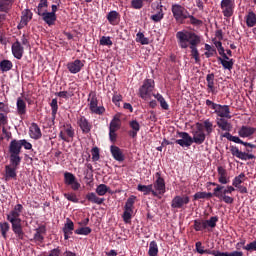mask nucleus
Segmentation results:
<instances>
[{
  "label": "nucleus",
  "instance_id": "obj_7",
  "mask_svg": "<svg viewBox=\"0 0 256 256\" xmlns=\"http://www.w3.org/2000/svg\"><path fill=\"white\" fill-rule=\"evenodd\" d=\"M153 89H155V80L145 79L142 86L139 88V97L144 101L151 99Z\"/></svg>",
  "mask_w": 256,
  "mask_h": 256
},
{
  "label": "nucleus",
  "instance_id": "obj_19",
  "mask_svg": "<svg viewBox=\"0 0 256 256\" xmlns=\"http://www.w3.org/2000/svg\"><path fill=\"white\" fill-rule=\"evenodd\" d=\"M77 125L80 127L84 135H87V133H91V129H93V124H91V122H89V120L86 119L85 116H80L77 119Z\"/></svg>",
  "mask_w": 256,
  "mask_h": 256
},
{
  "label": "nucleus",
  "instance_id": "obj_39",
  "mask_svg": "<svg viewBox=\"0 0 256 256\" xmlns=\"http://www.w3.org/2000/svg\"><path fill=\"white\" fill-rule=\"evenodd\" d=\"M218 61L221 63L223 69H227L231 71L233 69V65H235V60H224L222 57H217Z\"/></svg>",
  "mask_w": 256,
  "mask_h": 256
},
{
  "label": "nucleus",
  "instance_id": "obj_3",
  "mask_svg": "<svg viewBox=\"0 0 256 256\" xmlns=\"http://www.w3.org/2000/svg\"><path fill=\"white\" fill-rule=\"evenodd\" d=\"M193 137L189 135L187 132H178V136L182 139H178L175 141L177 145H180V147H191L193 143H196V145H203L205 143V139L207 138V135L203 130L196 129L192 132Z\"/></svg>",
  "mask_w": 256,
  "mask_h": 256
},
{
  "label": "nucleus",
  "instance_id": "obj_28",
  "mask_svg": "<svg viewBox=\"0 0 256 256\" xmlns=\"http://www.w3.org/2000/svg\"><path fill=\"white\" fill-rule=\"evenodd\" d=\"M256 128L250 127V126H242L239 131L238 135L242 138L251 137L252 135H255Z\"/></svg>",
  "mask_w": 256,
  "mask_h": 256
},
{
  "label": "nucleus",
  "instance_id": "obj_53",
  "mask_svg": "<svg viewBox=\"0 0 256 256\" xmlns=\"http://www.w3.org/2000/svg\"><path fill=\"white\" fill-rule=\"evenodd\" d=\"M135 201H137V196L135 195H131L126 203H125V206H124V209H135Z\"/></svg>",
  "mask_w": 256,
  "mask_h": 256
},
{
  "label": "nucleus",
  "instance_id": "obj_16",
  "mask_svg": "<svg viewBox=\"0 0 256 256\" xmlns=\"http://www.w3.org/2000/svg\"><path fill=\"white\" fill-rule=\"evenodd\" d=\"M230 153L233 155V157L241 159V161H249V159H255V155L247 152H242L237 146H230Z\"/></svg>",
  "mask_w": 256,
  "mask_h": 256
},
{
  "label": "nucleus",
  "instance_id": "obj_46",
  "mask_svg": "<svg viewBox=\"0 0 256 256\" xmlns=\"http://www.w3.org/2000/svg\"><path fill=\"white\" fill-rule=\"evenodd\" d=\"M11 225L8 222H0V232L3 239H7V233H9Z\"/></svg>",
  "mask_w": 256,
  "mask_h": 256
},
{
  "label": "nucleus",
  "instance_id": "obj_51",
  "mask_svg": "<svg viewBox=\"0 0 256 256\" xmlns=\"http://www.w3.org/2000/svg\"><path fill=\"white\" fill-rule=\"evenodd\" d=\"M121 129V120L119 118L114 117L110 122L109 131H119Z\"/></svg>",
  "mask_w": 256,
  "mask_h": 256
},
{
  "label": "nucleus",
  "instance_id": "obj_61",
  "mask_svg": "<svg viewBox=\"0 0 256 256\" xmlns=\"http://www.w3.org/2000/svg\"><path fill=\"white\" fill-rule=\"evenodd\" d=\"M100 45L111 47L113 45V41L111 40V37L109 36H102L100 39Z\"/></svg>",
  "mask_w": 256,
  "mask_h": 256
},
{
  "label": "nucleus",
  "instance_id": "obj_32",
  "mask_svg": "<svg viewBox=\"0 0 256 256\" xmlns=\"http://www.w3.org/2000/svg\"><path fill=\"white\" fill-rule=\"evenodd\" d=\"M15 0H0V13H8L11 11Z\"/></svg>",
  "mask_w": 256,
  "mask_h": 256
},
{
  "label": "nucleus",
  "instance_id": "obj_25",
  "mask_svg": "<svg viewBox=\"0 0 256 256\" xmlns=\"http://www.w3.org/2000/svg\"><path fill=\"white\" fill-rule=\"evenodd\" d=\"M130 131H128L129 137L135 139L137 137V133L141 131V124L137 120H131L129 122Z\"/></svg>",
  "mask_w": 256,
  "mask_h": 256
},
{
  "label": "nucleus",
  "instance_id": "obj_6",
  "mask_svg": "<svg viewBox=\"0 0 256 256\" xmlns=\"http://www.w3.org/2000/svg\"><path fill=\"white\" fill-rule=\"evenodd\" d=\"M171 12L175 21L181 25L185 23V19H187L189 13V11L181 4H172Z\"/></svg>",
  "mask_w": 256,
  "mask_h": 256
},
{
  "label": "nucleus",
  "instance_id": "obj_14",
  "mask_svg": "<svg viewBox=\"0 0 256 256\" xmlns=\"http://www.w3.org/2000/svg\"><path fill=\"white\" fill-rule=\"evenodd\" d=\"M190 201H191V198H189V196H187V195L175 196L172 199L171 208L172 209H183V207H185V205H189Z\"/></svg>",
  "mask_w": 256,
  "mask_h": 256
},
{
  "label": "nucleus",
  "instance_id": "obj_1",
  "mask_svg": "<svg viewBox=\"0 0 256 256\" xmlns=\"http://www.w3.org/2000/svg\"><path fill=\"white\" fill-rule=\"evenodd\" d=\"M176 39L180 49H191V57L199 65L201 63V57H199L197 46L201 43V36L192 31L182 30L176 33Z\"/></svg>",
  "mask_w": 256,
  "mask_h": 256
},
{
  "label": "nucleus",
  "instance_id": "obj_60",
  "mask_svg": "<svg viewBox=\"0 0 256 256\" xmlns=\"http://www.w3.org/2000/svg\"><path fill=\"white\" fill-rule=\"evenodd\" d=\"M121 101H123V96L121 94L115 92L112 97V102L114 103V105H116V107H120Z\"/></svg>",
  "mask_w": 256,
  "mask_h": 256
},
{
  "label": "nucleus",
  "instance_id": "obj_40",
  "mask_svg": "<svg viewBox=\"0 0 256 256\" xmlns=\"http://www.w3.org/2000/svg\"><path fill=\"white\" fill-rule=\"evenodd\" d=\"M47 7H49V1L47 0H40L35 13L38 15H42L43 13L47 12Z\"/></svg>",
  "mask_w": 256,
  "mask_h": 256
},
{
  "label": "nucleus",
  "instance_id": "obj_2",
  "mask_svg": "<svg viewBox=\"0 0 256 256\" xmlns=\"http://www.w3.org/2000/svg\"><path fill=\"white\" fill-rule=\"evenodd\" d=\"M21 213H23V205L17 204L12 211L7 214V221L12 225V231L17 239L23 241L25 232H23V225L21 224Z\"/></svg>",
  "mask_w": 256,
  "mask_h": 256
},
{
  "label": "nucleus",
  "instance_id": "obj_38",
  "mask_svg": "<svg viewBox=\"0 0 256 256\" xmlns=\"http://www.w3.org/2000/svg\"><path fill=\"white\" fill-rule=\"evenodd\" d=\"M153 97H155V99L160 103V107L164 111H169V104L167 103L163 95H161L160 93H157V94H153Z\"/></svg>",
  "mask_w": 256,
  "mask_h": 256
},
{
  "label": "nucleus",
  "instance_id": "obj_54",
  "mask_svg": "<svg viewBox=\"0 0 256 256\" xmlns=\"http://www.w3.org/2000/svg\"><path fill=\"white\" fill-rule=\"evenodd\" d=\"M108 191H109V187L105 184H100L96 188V193L100 197H103L104 195H107Z\"/></svg>",
  "mask_w": 256,
  "mask_h": 256
},
{
  "label": "nucleus",
  "instance_id": "obj_42",
  "mask_svg": "<svg viewBox=\"0 0 256 256\" xmlns=\"http://www.w3.org/2000/svg\"><path fill=\"white\" fill-rule=\"evenodd\" d=\"M148 255L149 256L159 255V246L157 245V242L155 240L151 241L149 244Z\"/></svg>",
  "mask_w": 256,
  "mask_h": 256
},
{
  "label": "nucleus",
  "instance_id": "obj_37",
  "mask_svg": "<svg viewBox=\"0 0 256 256\" xmlns=\"http://www.w3.org/2000/svg\"><path fill=\"white\" fill-rule=\"evenodd\" d=\"M153 0H131L130 5L132 9H143L145 3H152Z\"/></svg>",
  "mask_w": 256,
  "mask_h": 256
},
{
  "label": "nucleus",
  "instance_id": "obj_43",
  "mask_svg": "<svg viewBox=\"0 0 256 256\" xmlns=\"http://www.w3.org/2000/svg\"><path fill=\"white\" fill-rule=\"evenodd\" d=\"M157 8L160 10L150 17V19L154 21V23H159L163 19V17H165V14L163 13V5H158Z\"/></svg>",
  "mask_w": 256,
  "mask_h": 256
},
{
  "label": "nucleus",
  "instance_id": "obj_64",
  "mask_svg": "<svg viewBox=\"0 0 256 256\" xmlns=\"http://www.w3.org/2000/svg\"><path fill=\"white\" fill-rule=\"evenodd\" d=\"M243 249H245V251H256V240L244 246Z\"/></svg>",
  "mask_w": 256,
  "mask_h": 256
},
{
  "label": "nucleus",
  "instance_id": "obj_41",
  "mask_svg": "<svg viewBox=\"0 0 256 256\" xmlns=\"http://www.w3.org/2000/svg\"><path fill=\"white\" fill-rule=\"evenodd\" d=\"M245 19H246V25H247V27H255V25H256V14H255V12H253V11H250L247 15H246V17H245Z\"/></svg>",
  "mask_w": 256,
  "mask_h": 256
},
{
  "label": "nucleus",
  "instance_id": "obj_18",
  "mask_svg": "<svg viewBox=\"0 0 256 256\" xmlns=\"http://www.w3.org/2000/svg\"><path fill=\"white\" fill-rule=\"evenodd\" d=\"M83 67H85V60L76 59L67 64V69L70 73H72V75H77V73H80Z\"/></svg>",
  "mask_w": 256,
  "mask_h": 256
},
{
  "label": "nucleus",
  "instance_id": "obj_50",
  "mask_svg": "<svg viewBox=\"0 0 256 256\" xmlns=\"http://www.w3.org/2000/svg\"><path fill=\"white\" fill-rule=\"evenodd\" d=\"M122 218L124 223H131V219L133 218V209L124 208Z\"/></svg>",
  "mask_w": 256,
  "mask_h": 256
},
{
  "label": "nucleus",
  "instance_id": "obj_52",
  "mask_svg": "<svg viewBox=\"0 0 256 256\" xmlns=\"http://www.w3.org/2000/svg\"><path fill=\"white\" fill-rule=\"evenodd\" d=\"M136 43H140L141 45H149V38L145 37L143 32H138L136 34Z\"/></svg>",
  "mask_w": 256,
  "mask_h": 256
},
{
  "label": "nucleus",
  "instance_id": "obj_23",
  "mask_svg": "<svg viewBox=\"0 0 256 256\" xmlns=\"http://www.w3.org/2000/svg\"><path fill=\"white\" fill-rule=\"evenodd\" d=\"M110 153L115 161H119V163H123V161H125V154H123V150H121L119 146L111 145Z\"/></svg>",
  "mask_w": 256,
  "mask_h": 256
},
{
  "label": "nucleus",
  "instance_id": "obj_63",
  "mask_svg": "<svg viewBox=\"0 0 256 256\" xmlns=\"http://www.w3.org/2000/svg\"><path fill=\"white\" fill-rule=\"evenodd\" d=\"M91 153H92V161H99L100 159L99 148L98 147L92 148Z\"/></svg>",
  "mask_w": 256,
  "mask_h": 256
},
{
  "label": "nucleus",
  "instance_id": "obj_33",
  "mask_svg": "<svg viewBox=\"0 0 256 256\" xmlns=\"http://www.w3.org/2000/svg\"><path fill=\"white\" fill-rule=\"evenodd\" d=\"M206 255H213V256H243V252L241 251H232V252H221L212 250L210 253H207Z\"/></svg>",
  "mask_w": 256,
  "mask_h": 256
},
{
  "label": "nucleus",
  "instance_id": "obj_35",
  "mask_svg": "<svg viewBox=\"0 0 256 256\" xmlns=\"http://www.w3.org/2000/svg\"><path fill=\"white\" fill-rule=\"evenodd\" d=\"M11 69H13V62L11 60L3 59L0 61L1 73H8Z\"/></svg>",
  "mask_w": 256,
  "mask_h": 256
},
{
  "label": "nucleus",
  "instance_id": "obj_27",
  "mask_svg": "<svg viewBox=\"0 0 256 256\" xmlns=\"http://www.w3.org/2000/svg\"><path fill=\"white\" fill-rule=\"evenodd\" d=\"M106 18L110 25H119V22L121 21V14L115 10H112L107 14Z\"/></svg>",
  "mask_w": 256,
  "mask_h": 256
},
{
  "label": "nucleus",
  "instance_id": "obj_34",
  "mask_svg": "<svg viewBox=\"0 0 256 256\" xmlns=\"http://www.w3.org/2000/svg\"><path fill=\"white\" fill-rule=\"evenodd\" d=\"M208 93H215V74L210 73L206 76Z\"/></svg>",
  "mask_w": 256,
  "mask_h": 256
},
{
  "label": "nucleus",
  "instance_id": "obj_26",
  "mask_svg": "<svg viewBox=\"0 0 256 256\" xmlns=\"http://www.w3.org/2000/svg\"><path fill=\"white\" fill-rule=\"evenodd\" d=\"M73 231H75V224L71 221V219L67 218L66 223L63 227L65 241L69 239L70 235H73Z\"/></svg>",
  "mask_w": 256,
  "mask_h": 256
},
{
  "label": "nucleus",
  "instance_id": "obj_11",
  "mask_svg": "<svg viewBox=\"0 0 256 256\" xmlns=\"http://www.w3.org/2000/svg\"><path fill=\"white\" fill-rule=\"evenodd\" d=\"M10 165L5 166V180L9 181V179H17V169H19V165H21L20 161L9 160Z\"/></svg>",
  "mask_w": 256,
  "mask_h": 256
},
{
  "label": "nucleus",
  "instance_id": "obj_62",
  "mask_svg": "<svg viewBox=\"0 0 256 256\" xmlns=\"http://www.w3.org/2000/svg\"><path fill=\"white\" fill-rule=\"evenodd\" d=\"M6 125H9V117L7 114L0 112V127H5Z\"/></svg>",
  "mask_w": 256,
  "mask_h": 256
},
{
  "label": "nucleus",
  "instance_id": "obj_36",
  "mask_svg": "<svg viewBox=\"0 0 256 256\" xmlns=\"http://www.w3.org/2000/svg\"><path fill=\"white\" fill-rule=\"evenodd\" d=\"M33 19V12L29 9H25L22 11L21 21L22 25H29V21Z\"/></svg>",
  "mask_w": 256,
  "mask_h": 256
},
{
  "label": "nucleus",
  "instance_id": "obj_4",
  "mask_svg": "<svg viewBox=\"0 0 256 256\" xmlns=\"http://www.w3.org/2000/svg\"><path fill=\"white\" fill-rule=\"evenodd\" d=\"M233 191H235V187L233 186H227L225 188V186L223 185H217V187L214 188V195L217 199H219L220 201H223L227 205H232V203L235 202V199L227 195H231Z\"/></svg>",
  "mask_w": 256,
  "mask_h": 256
},
{
  "label": "nucleus",
  "instance_id": "obj_22",
  "mask_svg": "<svg viewBox=\"0 0 256 256\" xmlns=\"http://www.w3.org/2000/svg\"><path fill=\"white\" fill-rule=\"evenodd\" d=\"M29 136L31 139H34L35 141H38V139H41V137H43V133H41V128L37 123H31L29 127Z\"/></svg>",
  "mask_w": 256,
  "mask_h": 256
},
{
  "label": "nucleus",
  "instance_id": "obj_29",
  "mask_svg": "<svg viewBox=\"0 0 256 256\" xmlns=\"http://www.w3.org/2000/svg\"><path fill=\"white\" fill-rule=\"evenodd\" d=\"M85 199H87L89 203H95L96 205H103V203H105V198H100L94 192H88L85 196Z\"/></svg>",
  "mask_w": 256,
  "mask_h": 256
},
{
  "label": "nucleus",
  "instance_id": "obj_58",
  "mask_svg": "<svg viewBox=\"0 0 256 256\" xmlns=\"http://www.w3.org/2000/svg\"><path fill=\"white\" fill-rule=\"evenodd\" d=\"M64 197L67 201H71V203H79V198H77L75 192L64 193Z\"/></svg>",
  "mask_w": 256,
  "mask_h": 256
},
{
  "label": "nucleus",
  "instance_id": "obj_57",
  "mask_svg": "<svg viewBox=\"0 0 256 256\" xmlns=\"http://www.w3.org/2000/svg\"><path fill=\"white\" fill-rule=\"evenodd\" d=\"M93 230L90 227H80L74 231L76 235H90Z\"/></svg>",
  "mask_w": 256,
  "mask_h": 256
},
{
  "label": "nucleus",
  "instance_id": "obj_17",
  "mask_svg": "<svg viewBox=\"0 0 256 256\" xmlns=\"http://www.w3.org/2000/svg\"><path fill=\"white\" fill-rule=\"evenodd\" d=\"M156 178L157 179L152 186L155 189L154 191L157 193V197L158 195H165V179L161 177V172L156 173Z\"/></svg>",
  "mask_w": 256,
  "mask_h": 256
},
{
  "label": "nucleus",
  "instance_id": "obj_45",
  "mask_svg": "<svg viewBox=\"0 0 256 256\" xmlns=\"http://www.w3.org/2000/svg\"><path fill=\"white\" fill-rule=\"evenodd\" d=\"M221 137H224L228 141H232L233 143H238L240 145H243V143H244L243 140H241V138H239L238 136H233L229 132L221 134Z\"/></svg>",
  "mask_w": 256,
  "mask_h": 256
},
{
  "label": "nucleus",
  "instance_id": "obj_59",
  "mask_svg": "<svg viewBox=\"0 0 256 256\" xmlns=\"http://www.w3.org/2000/svg\"><path fill=\"white\" fill-rule=\"evenodd\" d=\"M13 137V134L5 128V126H2V136L0 137V141H3V139H6V141H9Z\"/></svg>",
  "mask_w": 256,
  "mask_h": 256
},
{
  "label": "nucleus",
  "instance_id": "obj_12",
  "mask_svg": "<svg viewBox=\"0 0 256 256\" xmlns=\"http://www.w3.org/2000/svg\"><path fill=\"white\" fill-rule=\"evenodd\" d=\"M220 8L224 17H233V13H235V0H222Z\"/></svg>",
  "mask_w": 256,
  "mask_h": 256
},
{
  "label": "nucleus",
  "instance_id": "obj_48",
  "mask_svg": "<svg viewBox=\"0 0 256 256\" xmlns=\"http://www.w3.org/2000/svg\"><path fill=\"white\" fill-rule=\"evenodd\" d=\"M50 107H51V115H52V119L53 121H55V118L57 117V111H59V104L57 103V98L52 99L51 103H50Z\"/></svg>",
  "mask_w": 256,
  "mask_h": 256
},
{
  "label": "nucleus",
  "instance_id": "obj_5",
  "mask_svg": "<svg viewBox=\"0 0 256 256\" xmlns=\"http://www.w3.org/2000/svg\"><path fill=\"white\" fill-rule=\"evenodd\" d=\"M206 105L213 109L218 119H231V108L229 105L217 104L209 99L206 100Z\"/></svg>",
  "mask_w": 256,
  "mask_h": 256
},
{
  "label": "nucleus",
  "instance_id": "obj_15",
  "mask_svg": "<svg viewBox=\"0 0 256 256\" xmlns=\"http://www.w3.org/2000/svg\"><path fill=\"white\" fill-rule=\"evenodd\" d=\"M196 129L205 132L207 137H211V133H213L215 127L213 126V122H211V120L206 119L203 122H197Z\"/></svg>",
  "mask_w": 256,
  "mask_h": 256
},
{
  "label": "nucleus",
  "instance_id": "obj_24",
  "mask_svg": "<svg viewBox=\"0 0 256 256\" xmlns=\"http://www.w3.org/2000/svg\"><path fill=\"white\" fill-rule=\"evenodd\" d=\"M39 17H42V20L48 27H51L55 25V21H57V14H52L51 12H46L42 13L39 15Z\"/></svg>",
  "mask_w": 256,
  "mask_h": 256
},
{
  "label": "nucleus",
  "instance_id": "obj_44",
  "mask_svg": "<svg viewBox=\"0 0 256 256\" xmlns=\"http://www.w3.org/2000/svg\"><path fill=\"white\" fill-rule=\"evenodd\" d=\"M195 251L196 253H199V255H207V253H211L212 250L205 249L203 242L198 241L195 243Z\"/></svg>",
  "mask_w": 256,
  "mask_h": 256
},
{
  "label": "nucleus",
  "instance_id": "obj_20",
  "mask_svg": "<svg viewBox=\"0 0 256 256\" xmlns=\"http://www.w3.org/2000/svg\"><path fill=\"white\" fill-rule=\"evenodd\" d=\"M16 113L21 119L27 115V103L21 97H18L16 101Z\"/></svg>",
  "mask_w": 256,
  "mask_h": 256
},
{
  "label": "nucleus",
  "instance_id": "obj_9",
  "mask_svg": "<svg viewBox=\"0 0 256 256\" xmlns=\"http://www.w3.org/2000/svg\"><path fill=\"white\" fill-rule=\"evenodd\" d=\"M75 137V129L71 125V123H65L60 127L59 138L65 143H71V141Z\"/></svg>",
  "mask_w": 256,
  "mask_h": 256
},
{
  "label": "nucleus",
  "instance_id": "obj_8",
  "mask_svg": "<svg viewBox=\"0 0 256 256\" xmlns=\"http://www.w3.org/2000/svg\"><path fill=\"white\" fill-rule=\"evenodd\" d=\"M23 148L21 147V142L20 140H12L9 144V147H8V153H9V160H12V161H22V158H21V150Z\"/></svg>",
  "mask_w": 256,
  "mask_h": 256
},
{
  "label": "nucleus",
  "instance_id": "obj_13",
  "mask_svg": "<svg viewBox=\"0 0 256 256\" xmlns=\"http://www.w3.org/2000/svg\"><path fill=\"white\" fill-rule=\"evenodd\" d=\"M64 183L65 185H69L72 191H79L81 189V183L77 181V177L71 172L64 173Z\"/></svg>",
  "mask_w": 256,
  "mask_h": 256
},
{
  "label": "nucleus",
  "instance_id": "obj_47",
  "mask_svg": "<svg viewBox=\"0 0 256 256\" xmlns=\"http://www.w3.org/2000/svg\"><path fill=\"white\" fill-rule=\"evenodd\" d=\"M246 179H247V177L245 176V173H240L238 176H236L232 180L233 187L237 188V187L241 186V183H244Z\"/></svg>",
  "mask_w": 256,
  "mask_h": 256
},
{
  "label": "nucleus",
  "instance_id": "obj_31",
  "mask_svg": "<svg viewBox=\"0 0 256 256\" xmlns=\"http://www.w3.org/2000/svg\"><path fill=\"white\" fill-rule=\"evenodd\" d=\"M137 190L140 191L141 193H144V195H149L150 193H152L153 197H157V192L153 190V184H150V185L139 184L137 186Z\"/></svg>",
  "mask_w": 256,
  "mask_h": 256
},
{
  "label": "nucleus",
  "instance_id": "obj_56",
  "mask_svg": "<svg viewBox=\"0 0 256 256\" xmlns=\"http://www.w3.org/2000/svg\"><path fill=\"white\" fill-rule=\"evenodd\" d=\"M206 223V228L210 227L211 229H215L217 227V222L219 221V217L212 216L209 220H204Z\"/></svg>",
  "mask_w": 256,
  "mask_h": 256
},
{
  "label": "nucleus",
  "instance_id": "obj_10",
  "mask_svg": "<svg viewBox=\"0 0 256 256\" xmlns=\"http://www.w3.org/2000/svg\"><path fill=\"white\" fill-rule=\"evenodd\" d=\"M88 101H89V109L91 113H94V115H103V113H105V107L98 106L99 100H97V94H95V92L89 93Z\"/></svg>",
  "mask_w": 256,
  "mask_h": 256
},
{
  "label": "nucleus",
  "instance_id": "obj_55",
  "mask_svg": "<svg viewBox=\"0 0 256 256\" xmlns=\"http://www.w3.org/2000/svg\"><path fill=\"white\" fill-rule=\"evenodd\" d=\"M205 49H206V52L204 53V55L205 57H207V59H209V57H213L217 55V50L213 48L211 45L205 44Z\"/></svg>",
  "mask_w": 256,
  "mask_h": 256
},
{
  "label": "nucleus",
  "instance_id": "obj_30",
  "mask_svg": "<svg viewBox=\"0 0 256 256\" xmlns=\"http://www.w3.org/2000/svg\"><path fill=\"white\" fill-rule=\"evenodd\" d=\"M216 125L222 131H231V129H233V126L231 123H229V121H227L226 118H216Z\"/></svg>",
  "mask_w": 256,
  "mask_h": 256
},
{
  "label": "nucleus",
  "instance_id": "obj_21",
  "mask_svg": "<svg viewBox=\"0 0 256 256\" xmlns=\"http://www.w3.org/2000/svg\"><path fill=\"white\" fill-rule=\"evenodd\" d=\"M23 53H25V48H23V45H21V42H19V40H16L12 44L13 57H15V59H23Z\"/></svg>",
  "mask_w": 256,
  "mask_h": 256
},
{
  "label": "nucleus",
  "instance_id": "obj_49",
  "mask_svg": "<svg viewBox=\"0 0 256 256\" xmlns=\"http://www.w3.org/2000/svg\"><path fill=\"white\" fill-rule=\"evenodd\" d=\"M194 229L195 231H205V229H207V224L205 220H194Z\"/></svg>",
  "mask_w": 256,
  "mask_h": 256
}]
</instances>
